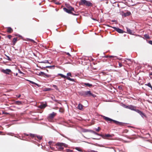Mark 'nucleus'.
<instances>
[{
  "label": "nucleus",
  "instance_id": "nucleus-1",
  "mask_svg": "<svg viewBox=\"0 0 152 152\" xmlns=\"http://www.w3.org/2000/svg\"><path fill=\"white\" fill-rule=\"evenodd\" d=\"M102 117L105 120V121L107 122H111V121H113L114 123H115L116 124L120 126H123L124 125V123L122 122H119L117 121L113 120L108 117L104 116H102Z\"/></svg>",
  "mask_w": 152,
  "mask_h": 152
},
{
  "label": "nucleus",
  "instance_id": "nucleus-2",
  "mask_svg": "<svg viewBox=\"0 0 152 152\" xmlns=\"http://www.w3.org/2000/svg\"><path fill=\"white\" fill-rule=\"evenodd\" d=\"M79 4L80 5H85L88 7H92L93 6L91 2L86 0H80Z\"/></svg>",
  "mask_w": 152,
  "mask_h": 152
},
{
  "label": "nucleus",
  "instance_id": "nucleus-3",
  "mask_svg": "<svg viewBox=\"0 0 152 152\" xmlns=\"http://www.w3.org/2000/svg\"><path fill=\"white\" fill-rule=\"evenodd\" d=\"M56 145V146L57 148L58 149V150L59 151L63 150L64 149L63 146L66 147V145L65 143L61 142H58L57 143Z\"/></svg>",
  "mask_w": 152,
  "mask_h": 152
},
{
  "label": "nucleus",
  "instance_id": "nucleus-4",
  "mask_svg": "<svg viewBox=\"0 0 152 152\" xmlns=\"http://www.w3.org/2000/svg\"><path fill=\"white\" fill-rule=\"evenodd\" d=\"M63 9L65 11L69 14H72L73 15H77L72 13L73 11H75L74 10H67L66 9V8L65 7Z\"/></svg>",
  "mask_w": 152,
  "mask_h": 152
},
{
  "label": "nucleus",
  "instance_id": "nucleus-5",
  "mask_svg": "<svg viewBox=\"0 0 152 152\" xmlns=\"http://www.w3.org/2000/svg\"><path fill=\"white\" fill-rule=\"evenodd\" d=\"M95 95L92 94L90 91H85V97L92 96L94 97Z\"/></svg>",
  "mask_w": 152,
  "mask_h": 152
},
{
  "label": "nucleus",
  "instance_id": "nucleus-6",
  "mask_svg": "<svg viewBox=\"0 0 152 152\" xmlns=\"http://www.w3.org/2000/svg\"><path fill=\"white\" fill-rule=\"evenodd\" d=\"M56 113L54 112H53L52 113L50 114L48 117V120H49L53 119L56 115Z\"/></svg>",
  "mask_w": 152,
  "mask_h": 152
},
{
  "label": "nucleus",
  "instance_id": "nucleus-7",
  "mask_svg": "<svg viewBox=\"0 0 152 152\" xmlns=\"http://www.w3.org/2000/svg\"><path fill=\"white\" fill-rule=\"evenodd\" d=\"M114 134H105L101 135L103 138L105 139H109V138L114 136Z\"/></svg>",
  "mask_w": 152,
  "mask_h": 152
},
{
  "label": "nucleus",
  "instance_id": "nucleus-8",
  "mask_svg": "<svg viewBox=\"0 0 152 152\" xmlns=\"http://www.w3.org/2000/svg\"><path fill=\"white\" fill-rule=\"evenodd\" d=\"M30 136L32 137H34L35 138V140H36V137H37L39 140H41L42 138V137L41 136H40L39 135L36 136L34 134H30Z\"/></svg>",
  "mask_w": 152,
  "mask_h": 152
},
{
  "label": "nucleus",
  "instance_id": "nucleus-9",
  "mask_svg": "<svg viewBox=\"0 0 152 152\" xmlns=\"http://www.w3.org/2000/svg\"><path fill=\"white\" fill-rule=\"evenodd\" d=\"M1 72L5 74H9V73L12 72L11 70L9 69H7L5 70L2 69L1 70Z\"/></svg>",
  "mask_w": 152,
  "mask_h": 152
},
{
  "label": "nucleus",
  "instance_id": "nucleus-10",
  "mask_svg": "<svg viewBox=\"0 0 152 152\" xmlns=\"http://www.w3.org/2000/svg\"><path fill=\"white\" fill-rule=\"evenodd\" d=\"M112 28H113L116 31L119 33H122L124 32L123 31L122 29H120L119 28H117L115 27H112Z\"/></svg>",
  "mask_w": 152,
  "mask_h": 152
},
{
  "label": "nucleus",
  "instance_id": "nucleus-11",
  "mask_svg": "<svg viewBox=\"0 0 152 152\" xmlns=\"http://www.w3.org/2000/svg\"><path fill=\"white\" fill-rule=\"evenodd\" d=\"M137 107L136 106H134L132 105H129V109L132 110H134L136 112L137 109Z\"/></svg>",
  "mask_w": 152,
  "mask_h": 152
},
{
  "label": "nucleus",
  "instance_id": "nucleus-12",
  "mask_svg": "<svg viewBox=\"0 0 152 152\" xmlns=\"http://www.w3.org/2000/svg\"><path fill=\"white\" fill-rule=\"evenodd\" d=\"M81 85L83 86H88L90 88L93 86L92 84L88 83H82Z\"/></svg>",
  "mask_w": 152,
  "mask_h": 152
},
{
  "label": "nucleus",
  "instance_id": "nucleus-13",
  "mask_svg": "<svg viewBox=\"0 0 152 152\" xmlns=\"http://www.w3.org/2000/svg\"><path fill=\"white\" fill-rule=\"evenodd\" d=\"M7 31L8 33H11L13 31V29L10 27L7 28Z\"/></svg>",
  "mask_w": 152,
  "mask_h": 152
},
{
  "label": "nucleus",
  "instance_id": "nucleus-14",
  "mask_svg": "<svg viewBox=\"0 0 152 152\" xmlns=\"http://www.w3.org/2000/svg\"><path fill=\"white\" fill-rule=\"evenodd\" d=\"M136 112L139 113L142 117L145 116L144 114L142 111H140L138 109H137Z\"/></svg>",
  "mask_w": 152,
  "mask_h": 152
},
{
  "label": "nucleus",
  "instance_id": "nucleus-15",
  "mask_svg": "<svg viewBox=\"0 0 152 152\" xmlns=\"http://www.w3.org/2000/svg\"><path fill=\"white\" fill-rule=\"evenodd\" d=\"M18 39V38L17 37H15L12 40V45H15L16 42Z\"/></svg>",
  "mask_w": 152,
  "mask_h": 152
},
{
  "label": "nucleus",
  "instance_id": "nucleus-16",
  "mask_svg": "<svg viewBox=\"0 0 152 152\" xmlns=\"http://www.w3.org/2000/svg\"><path fill=\"white\" fill-rule=\"evenodd\" d=\"M83 105L80 104H79L78 105L77 108L78 109L81 110L83 109Z\"/></svg>",
  "mask_w": 152,
  "mask_h": 152
},
{
  "label": "nucleus",
  "instance_id": "nucleus-17",
  "mask_svg": "<svg viewBox=\"0 0 152 152\" xmlns=\"http://www.w3.org/2000/svg\"><path fill=\"white\" fill-rule=\"evenodd\" d=\"M46 106V105L45 104H41L39 106V107L40 109L44 108Z\"/></svg>",
  "mask_w": 152,
  "mask_h": 152
},
{
  "label": "nucleus",
  "instance_id": "nucleus-18",
  "mask_svg": "<svg viewBox=\"0 0 152 152\" xmlns=\"http://www.w3.org/2000/svg\"><path fill=\"white\" fill-rule=\"evenodd\" d=\"M66 9L67 10H74V8L70 6H69L68 5H67L66 6Z\"/></svg>",
  "mask_w": 152,
  "mask_h": 152
},
{
  "label": "nucleus",
  "instance_id": "nucleus-19",
  "mask_svg": "<svg viewBox=\"0 0 152 152\" xmlns=\"http://www.w3.org/2000/svg\"><path fill=\"white\" fill-rule=\"evenodd\" d=\"M27 81L29 82H30V83H31L32 84H34L35 85H36L38 87H40V86L39 85V84H37L36 83H35L32 81H30V80H27Z\"/></svg>",
  "mask_w": 152,
  "mask_h": 152
},
{
  "label": "nucleus",
  "instance_id": "nucleus-20",
  "mask_svg": "<svg viewBox=\"0 0 152 152\" xmlns=\"http://www.w3.org/2000/svg\"><path fill=\"white\" fill-rule=\"evenodd\" d=\"M15 104L18 105H20L22 104V102L19 101H16L15 102Z\"/></svg>",
  "mask_w": 152,
  "mask_h": 152
},
{
  "label": "nucleus",
  "instance_id": "nucleus-21",
  "mask_svg": "<svg viewBox=\"0 0 152 152\" xmlns=\"http://www.w3.org/2000/svg\"><path fill=\"white\" fill-rule=\"evenodd\" d=\"M85 91H82L79 92L80 95L85 97Z\"/></svg>",
  "mask_w": 152,
  "mask_h": 152
},
{
  "label": "nucleus",
  "instance_id": "nucleus-22",
  "mask_svg": "<svg viewBox=\"0 0 152 152\" xmlns=\"http://www.w3.org/2000/svg\"><path fill=\"white\" fill-rule=\"evenodd\" d=\"M67 79L70 81H73V82H76V80L75 79L71 78L69 77H67Z\"/></svg>",
  "mask_w": 152,
  "mask_h": 152
},
{
  "label": "nucleus",
  "instance_id": "nucleus-23",
  "mask_svg": "<svg viewBox=\"0 0 152 152\" xmlns=\"http://www.w3.org/2000/svg\"><path fill=\"white\" fill-rule=\"evenodd\" d=\"M127 31L128 32V33L130 34H132V31L130 30V29L127 28Z\"/></svg>",
  "mask_w": 152,
  "mask_h": 152
},
{
  "label": "nucleus",
  "instance_id": "nucleus-24",
  "mask_svg": "<svg viewBox=\"0 0 152 152\" xmlns=\"http://www.w3.org/2000/svg\"><path fill=\"white\" fill-rule=\"evenodd\" d=\"M58 75L60 76L61 77H62V78H66L67 79V77L66 76H65L61 74H58Z\"/></svg>",
  "mask_w": 152,
  "mask_h": 152
},
{
  "label": "nucleus",
  "instance_id": "nucleus-25",
  "mask_svg": "<svg viewBox=\"0 0 152 152\" xmlns=\"http://www.w3.org/2000/svg\"><path fill=\"white\" fill-rule=\"evenodd\" d=\"M144 37L146 39H150V37L148 34H145L144 35Z\"/></svg>",
  "mask_w": 152,
  "mask_h": 152
},
{
  "label": "nucleus",
  "instance_id": "nucleus-26",
  "mask_svg": "<svg viewBox=\"0 0 152 152\" xmlns=\"http://www.w3.org/2000/svg\"><path fill=\"white\" fill-rule=\"evenodd\" d=\"M64 110L63 108L61 107L59 109V111L61 113H63L64 112Z\"/></svg>",
  "mask_w": 152,
  "mask_h": 152
},
{
  "label": "nucleus",
  "instance_id": "nucleus-27",
  "mask_svg": "<svg viewBox=\"0 0 152 152\" xmlns=\"http://www.w3.org/2000/svg\"><path fill=\"white\" fill-rule=\"evenodd\" d=\"M145 85L148 86L150 87L151 88V90H152V86L150 83H148V84H145Z\"/></svg>",
  "mask_w": 152,
  "mask_h": 152
},
{
  "label": "nucleus",
  "instance_id": "nucleus-28",
  "mask_svg": "<svg viewBox=\"0 0 152 152\" xmlns=\"http://www.w3.org/2000/svg\"><path fill=\"white\" fill-rule=\"evenodd\" d=\"M44 76L47 77H51V75H49V74L45 73V75Z\"/></svg>",
  "mask_w": 152,
  "mask_h": 152
},
{
  "label": "nucleus",
  "instance_id": "nucleus-29",
  "mask_svg": "<svg viewBox=\"0 0 152 152\" xmlns=\"http://www.w3.org/2000/svg\"><path fill=\"white\" fill-rule=\"evenodd\" d=\"M28 41H30V42H33L34 43H35L36 44H37V42H35L34 40H33V39H28Z\"/></svg>",
  "mask_w": 152,
  "mask_h": 152
},
{
  "label": "nucleus",
  "instance_id": "nucleus-30",
  "mask_svg": "<svg viewBox=\"0 0 152 152\" xmlns=\"http://www.w3.org/2000/svg\"><path fill=\"white\" fill-rule=\"evenodd\" d=\"M51 90V89L50 88H46L44 89V91H50Z\"/></svg>",
  "mask_w": 152,
  "mask_h": 152
},
{
  "label": "nucleus",
  "instance_id": "nucleus-31",
  "mask_svg": "<svg viewBox=\"0 0 152 152\" xmlns=\"http://www.w3.org/2000/svg\"><path fill=\"white\" fill-rule=\"evenodd\" d=\"M75 149L78 151H82V150L80 148H79V147H76L75 148Z\"/></svg>",
  "mask_w": 152,
  "mask_h": 152
},
{
  "label": "nucleus",
  "instance_id": "nucleus-32",
  "mask_svg": "<svg viewBox=\"0 0 152 152\" xmlns=\"http://www.w3.org/2000/svg\"><path fill=\"white\" fill-rule=\"evenodd\" d=\"M67 77L70 76L71 77H72V74L70 72H69V73H67Z\"/></svg>",
  "mask_w": 152,
  "mask_h": 152
},
{
  "label": "nucleus",
  "instance_id": "nucleus-33",
  "mask_svg": "<svg viewBox=\"0 0 152 152\" xmlns=\"http://www.w3.org/2000/svg\"><path fill=\"white\" fill-rule=\"evenodd\" d=\"M6 56L7 57L6 59H7L9 61H11V58H10V57L8 56Z\"/></svg>",
  "mask_w": 152,
  "mask_h": 152
},
{
  "label": "nucleus",
  "instance_id": "nucleus-34",
  "mask_svg": "<svg viewBox=\"0 0 152 152\" xmlns=\"http://www.w3.org/2000/svg\"><path fill=\"white\" fill-rule=\"evenodd\" d=\"M66 151L67 152H72V150L68 149H66Z\"/></svg>",
  "mask_w": 152,
  "mask_h": 152
},
{
  "label": "nucleus",
  "instance_id": "nucleus-35",
  "mask_svg": "<svg viewBox=\"0 0 152 152\" xmlns=\"http://www.w3.org/2000/svg\"><path fill=\"white\" fill-rule=\"evenodd\" d=\"M7 37L10 39L12 37V36L11 35H9L7 36Z\"/></svg>",
  "mask_w": 152,
  "mask_h": 152
},
{
  "label": "nucleus",
  "instance_id": "nucleus-36",
  "mask_svg": "<svg viewBox=\"0 0 152 152\" xmlns=\"http://www.w3.org/2000/svg\"><path fill=\"white\" fill-rule=\"evenodd\" d=\"M53 87L56 90H58V87L57 86L55 85H53Z\"/></svg>",
  "mask_w": 152,
  "mask_h": 152
},
{
  "label": "nucleus",
  "instance_id": "nucleus-37",
  "mask_svg": "<svg viewBox=\"0 0 152 152\" xmlns=\"http://www.w3.org/2000/svg\"><path fill=\"white\" fill-rule=\"evenodd\" d=\"M100 129V128L99 127H98V129L96 130V131L97 132H99Z\"/></svg>",
  "mask_w": 152,
  "mask_h": 152
},
{
  "label": "nucleus",
  "instance_id": "nucleus-38",
  "mask_svg": "<svg viewBox=\"0 0 152 152\" xmlns=\"http://www.w3.org/2000/svg\"><path fill=\"white\" fill-rule=\"evenodd\" d=\"M125 107L126 108H127V109H129V105H125Z\"/></svg>",
  "mask_w": 152,
  "mask_h": 152
},
{
  "label": "nucleus",
  "instance_id": "nucleus-39",
  "mask_svg": "<svg viewBox=\"0 0 152 152\" xmlns=\"http://www.w3.org/2000/svg\"><path fill=\"white\" fill-rule=\"evenodd\" d=\"M3 114H9V113H7V112H3V113H2Z\"/></svg>",
  "mask_w": 152,
  "mask_h": 152
},
{
  "label": "nucleus",
  "instance_id": "nucleus-40",
  "mask_svg": "<svg viewBox=\"0 0 152 152\" xmlns=\"http://www.w3.org/2000/svg\"><path fill=\"white\" fill-rule=\"evenodd\" d=\"M119 67H121L122 66V64L121 63H119Z\"/></svg>",
  "mask_w": 152,
  "mask_h": 152
},
{
  "label": "nucleus",
  "instance_id": "nucleus-41",
  "mask_svg": "<svg viewBox=\"0 0 152 152\" xmlns=\"http://www.w3.org/2000/svg\"><path fill=\"white\" fill-rule=\"evenodd\" d=\"M148 42L149 44L152 45V41H151V40L149 41Z\"/></svg>",
  "mask_w": 152,
  "mask_h": 152
},
{
  "label": "nucleus",
  "instance_id": "nucleus-42",
  "mask_svg": "<svg viewBox=\"0 0 152 152\" xmlns=\"http://www.w3.org/2000/svg\"><path fill=\"white\" fill-rule=\"evenodd\" d=\"M66 54L67 55L69 56H71V55H70V54L69 53H66Z\"/></svg>",
  "mask_w": 152,
  "mask_h": 152
},
{
  "label": "nucleus",
  "instance_id": "nucleus-43",
  "mask_svg": "<svg viewBox=\"0 0 152 152\" xmlns=\"http://www.w3.org/2000/svg\"><path fill=\"white\" fill-rule=\"evenodd\" d=\"M19 73H20L22 74L23 73L20 70V69H18V70Z\"/></svg>",
  "mask_w": 152,
  "mask_h": 152
},
{
  "label": "nucleus",
  "instance_id": "nucleus-44",
  "mask_svg": "<svg viewBox=\"0 0 152 152\" xmlns=\"http://www.w3.org/2000/svg\"><path fill=\"white\" fill-rule=\"evenodd\" d=\"M40 73L42 74L43 75H45V73H44V72H40Z\"/></svg>",
  "mask_w": 152,
  "mask_h": 152
},
{
  "label": "nucleus",
  "instance_id": "nucleus-45",
  "mask_svg": "<svg viewBox=\"0 0 152 152\" xmlns=\"http://www.w3.org/2000/svg\"><path fill=\"white\" fill-rule=\"evenodd\" d=\"M54 101H55V102H58V103H60L58 102V100H56V99H55V100H54Z\"/></svg>",
  "mask_w": 152,
  "mask_h": 152
},
{
  "label": "nucleus",
  "instance_id": "nucleus-46",
  "mask_svg": "<svg viewBox=\"0 0 152 152\" xmlns=\"http://www.w3.org/2000/svg\"><path fill=\"white\" fill-rule=\"evenodd\" d=\"M52 142L51 141H50L49 142V144L50 145L51 143H52Z\"/></svg>",
  "mask_w": 152,
  "mask_h": 152
},
{
  "label": "nucleus",
  "instance_id": "nucleus-47",
  "mask_svg": "<svg viewBox=\"0 0 152 152\" xmlns=\"http://www.w3.org/2000/svg\"><path fill=\"white\" fill-rule=\"evenodd\" d=\"M17 96V97L18 98H19L20 96H21V95L20 94L19 96Z\"/></svg>",
  "mask_w": 152,
  "mask_h": 152
},
{
  "label": "nucleus",
  "instance_id": "nucleus-48",
  "mask_svg": "<svg viewBox=\"0 0 152 152\" xmlns=\"http://www.w3.org/2000/svg\"><path fill=\"white\" fill-rule=\"evenodd\" d=\"M109 57L110 58H113V57H114V56H109Z\"/></svg>",
  "mask_w": 152,
  "mask_h": 152
},
{
  "label": "nucleus",
  "instance_id": "nucleus-49",
  "mask_svg": "<svg viewBox=\"0 0 152 152\" xmlns=\"http://www.w3.org/2000/svg\"><path fill=\"white\" fill-rule=\"evenodd\" d=\"M93 132L94 133V134H97L98 135V134L97 133H96L95 132H94V131H93Z\"/></svg>",
  "mask_w": 152,
  "mask_h": 152
},
{
  "label": "nucleus",
  "instance_id": "nucleus-50",
  "mask_svg": "<svg viewBox=\"0 0 152 152\" xmlns=\"http://www.w3.org/2000/svg\"><path fill=\"white\" fill-rule=\"evenodd\" d=\"M3 133V132H1V131H0V135H1L2 134V133Z\"/></svg>",
  "mask_w": 152,
  "mask_h": 152
},
{
  "label": "nucleus",
  "instance_id": "nucleus-51",
  "mask_svg": "<svg viewBox=\"0 0 152 152\" xmlns=\"http://www.w3.org/2000/svg\"><path fill=\"white\" fill-rule=\"evenodd\" d=\"M18 75V73H16V74H15V75L16 76H17Z\"/></svg>",
  "mask_w": 152,
  "mask_h": 152
},
{
  "label": "nucleus",
  "instance_id": "nucleus-52",
  "mask_svg": "<svg viewBox=\"0 0 152 152\" xmlns=\"http://www.w3.org/2000/svg\"><path fill=\"white\" fill-rule=\"evenodd\" d=\"M51 66H47L46 67H51Z\"/></svg>",
  "mask_w": 152,
  "mask_h": 152
},
{
  "label": "nucleus",
  "instance_id": "nucleus-53",
  "mask_svg": "<svg viewBox=\"0 0 152 152\" xmlns=\"http://www.w3.org/2000/svg\"><path fill=\"white\" fill-rule=\"evenodd\" d=\"M51 148L52 149V150H53V148H52L51 147Z\"/></svg>",
  "mask_w": 152,
  "mask_h": 152
},
{
  "label": "nucleus",
  "instance_id": "nucleus-54",
  "mask_svg": "<svg viewBox=\"0 0 152 152\" xmlns=\"http://www.w3.org/2000/svg\"><path fill=\"white\" fill-rule=\"evenodd\" d=\"M1 37L0 36V40H1Z\"/></svg>",
  "mask_w": 152,
  "mask_h": 152
},
{
  "label": "nucleus",
  "instance_id": "nucleus-55",
  "mask_svg": "<svg viewBox=\"0 0 152 152\" xmlns=\"http://www.w3.org/2000/svg\"><path fill=\"white\" fill-rule=\"evenodd\" d=\"M150 75H152V73H151V74H150Z\"/></svg>",
  "mask_w": 152,
  "mask_h": 152
},
{
  "label": "nucleus",
  "instance_id": "nucleus-56",
  "mask_svg": "<svg viewBox=\"0 0 152 152\" xmlns=\"http://www.w3.org/2000/svg\"><path fill=\"white\" fill-rule=\"evenodd\" d=\"M127 60H130V59H127Z\"/></svg>",
  "mask_w": 152,
  "mask_h": 152
},
{
  "label": "nucleus",
  "instance_id": "nucleus-57",
  "mask_svg": "<svg viewBox=\"0 0 152 152\" xmlns=\"http://www.w3.org/2000/svg\"><path fill=\"white\" fill-rule=\"evenodd\" d=\"M26 135L27 136H28V134H26Z\"/></svg>",
  "mask_w": 152,
  "mask_h": 152
}]
</instances>
